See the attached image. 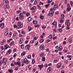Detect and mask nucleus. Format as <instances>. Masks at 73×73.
I'll list each match as a JSON object with an SVG mask.
<instances>
[{"label":"nucleus","instance_id":"1","mask_svg":"<svg viewBox=\"0 0 73 73\" xmlns=\"http://www.w3.org/2000/svg\"><path fill=\"white\" fill-rule=\"evenodd\" d=\"M19 20H23L24 18V16L23 15V14L22 13H21L19 14Z\"/></svg>","mask_w":73,"mask_h":73},{"label":"nucleus","instance_id":"2","mask_svg":"<svg viewBox=\"0 0 73 73\" xmlns=\"http://www.w3.org/2000/svg\"><path fill=\"white\" fill-rule=\"evenodd\" d=\"M23 61V63H24V64H25V63L26 64H29V61L28 60H27L26 58H25L24 59Z\"/></svg>","mask_w":73,"mask_h":73},{"label":"nucleus","instance_id":"3","mask_svg":"<svg viewBox=\"0 0 73 73\" xmlns=\"http://www.w3.org/2000/svg\"><path fill=\"white\" fill-rule=\"evenodd\" d=\"M67 6L68 8H67L66 11H70L71 9L69 8L70 7V5H69V4H67Z\"/></svg>","mask_w":73,"mask_h":73},{"label":"nucleus","instance_id":"4","mask_svg":"<svg viewBox=\"0 0 73 73\" xmlns=\"http://www.w3.org/2000/svg\"><path fill=\"white\" fill-rule=\"evenodd\" d=\"M40 48L41 50L44 49H45L44 46L43 44L41 45L40 46Z\"/></svg>","mask_w":73,"mask_h":73},{"label":"nucleus","instance_id":"5","mask_svg":"<svg viewBox=\"0 0 73 73\" xmlns=\"http://www.w3.org/2000/svg\"><path fill=\"white\" fill-rule=\"evenodd\" d=\"M13 27L15 28H17V29H19L20 28V26L19 25L17 26L16 25H15L13 26Z\"/></svg>","mask_w":73,"mask_h":73},{"label":"nucleus","instance_id":"6","mask_svg":"<svg viewBox=\"0 0 73 73\" xmlns=\"http://www.w3.org/2000/svg\"><path fill=\"white\" fill-rule=\"evenodd\" d=\"M30 48V45L29 44H27L25 46V48L26 49H29Z\"/></svg>","mask_w":73,"mask_h":73},{"label":"nucleus","instance_id":"7","mask_svg":"<svg viewBox=\"0 0 73 73\" xmlns=\"http://www.w3.org/2000/svg\"><path fill=\"white\" fill-rule=\"evenodd\" d=\"M61 63H58L56 67L57 68H60L61 67Z\"/></svg>","mask_w":73,"mask_h":73},{"label":"nucleus","instance_id":"8","mask_svg":"<svg viewBox=\"0 0 73 73\" xmlns=\"http://www.w3.org/2000/svg\"><path fill=\"white\" fill-rule=\"evenodd\" d=\"M0 27L1 28H3L4 26V23H2L0 24Z\"/></svg>","mask_w":73,"mask_h":73},{"label":"nucleus","instance_id":"9","mask_svg":"<svg viewBox=\"0 0 73 73\" xmlns=\"http://www.w3.org/2000/svg\"><path fill=\"white\" fill-rule=\"evenodd\" d=\"M11 49H9L7 53H6L7 55V54H9L10 53H11Z\"/></svg>","mask_w":73,"mask_h":73},{"label":"nucleus","instance_id":"10","mask_svg":"<svg viewBox=\"0 0 73 73\" xmlns=\"http://www.w3.org/2000/svg\"><path fill=\"white\" fill-rule=\"evenodd\" d=\"M64 21V18H61L60 20V23H63Z\"/></svg>","mask_w":73,"mask_h":73},{"label":"nucleus","instance_id":"11","mask_svg":"<svg viewBox=\"0 0 73 73\" xmlns=\"http://www.w3.org/2000/svg\"><path fill=\"white\" fill-rule=\"evenodd\" d=\"M21 62L20 61L17 62V65H18L19 67H21Z\"/></svg>","mask_w":73,"mask_h":73},{"label":"nucleus","instance_id":"12","mask_svg":"<svg viewBox=\"0 0 73 73\" xmlns=\"http://www.w3.org/2000/svg\"><path fill=\"white\" fill-rule=\"evenodd\" d=\"M3 2L5 4H8V3H9L8 1L3 0Z\"/></svg>","mask_w":73,"mask_h":73},{"label":"nucleus","instance_id":"13","mask_svg":"<svg viewBox=\"0 0 73 73\" xmlns=\"http://www.w3.org/2000/svg\"><path fill=\"white\" fill-rule=\"evenodd\" d=\"M70 23L68 24L67 25V29H66L68 30L69 29H70V28L69 27V26H70Z\"/></svg>","mask_w":73,"mask_h":73},{"label":"nucleus","instance_id":"14","mask_svg":"<svg viewBox=\"0 0 73 73\" xmlns=\"http://www.w3.org/2000/svg\"><path fill=\"white\" fill-rule=\"evenodd\" d=\"M23 38H21L20 40L19 41V43L20 44H22L23 43Z\"/></svg>","mask_w":73,"mask_h":73},{"label":"nucleus","instance_id":"15","mask_svg":"<svg viewBox=\"0 0 73 73\" xmlns=\"http://www.w3.org/2000/svg\"><path fill=\"white\" fill-rule=\"evenodd\" d=\"M5 50L7 49V48H8V45L6 44L5 45Z\"/></svg>","mask_w":73,"mask_h":73},{"label":"nucleus","instance_id":"16","mask_svg":"<svg viewBox=\"0 0 73 73\" xmlns=\"http://www.w3.org/2000/svg\"><path fill=\"white\" fill-rule=\"evenodd\" d=\"M25 53H26L25 52H23L21 54V56H24L25 54Z\"/></svg>","mask_w":73,"mask_h":73},{"label":"nucleus","instance_id":"17","mask_svg":"<svg viewBox=\"0 0 73 73\" xmlns=\"http://www.w3.org/2000/svg\"><path fill=\"white\" fill-rule=\"evenodd\" d=\"M33 9H36V7L33 6L31 9V10H33Z\"/></svg>","mask_w":73,"mask_h":73},{"label":"nucleus","instance_id":"18","mask_svg":"<svg viewBox=\"0 0 73 73\" xmlns=\"http://www.w3.org/2000/svg\"><path fill=\"white\" fill-rule=\"evenodd\" d=\"M51 70H52V69H51V68H48L47 69V71L48 72H49Z\"/></svg>","mask_w":73,"mask_h":73},{"label":"nucleus","instance_id":"19","mask_svg":"<svg viewBox=\"0 0 73 73\" xmlns=\"http://www.w3.org/2000/svg\"><path fill=\"white\" fill-rule=\"evenodd\" d=\"M28 30H29V32H30V31H31L32 30V28L30 27H29V26L28 27Z\"/></svg>","mask_w":73,"mask_h":73},{"label":"nucleus","instance_id":"20","mask_svg":"<svg viewBox=\"0 0 73 73\" xmlns=\"http://www.w3.org/2000/svg\"><path fill=\"white\" fill-rule=\"evenodd\" d=\"M9 33L8 31L6 32L5 33V36H7L8 35Z\"/></svg>","mask_w":73,"mask_h":73},{"label":"nucleus","instance_id":"21","mask_svg":"<svg viewBox=\"0 0 73 73\" xmlns=\"http://www.w3.org/2000/svg\"><path fill=\"white\" fill-rule=\"evenodd\" d=\"M67 56L69 58H70V60H72V56L68 55Z\"/></svg>","mask_w":73,"mask_h":73},{"label":"nucleus","instance_id":"22","mask_svg":"<svg viewBox=\"0 0 73 73\" xmlns=\"http://www.w3.org/2000/svg\"><path fill=\"white\" fill-rule=\"evenodd\" d=\"M62 47L61 46H60L59 47V48H58V50L60 51V50H62Z\"/></svg>","mask_w":73,"mask_h":73},{"label":"nucleus","instance_id":"23","mask_svg":"<svg viewBox=\"0 0 73 73\" xmlns=\"http://www.w3.org/2000/svg\"><path fill=\"white\" fill-rule=\"evenodd\" d=\"M7 62V59L6 58H4L3 60V61L2 62Z\"/></svg>","mask_w":73,"mask_h":73},{"label":"nucleus","instance_id":"24","mask_svg":"<svg viewBox=\"0 0 73 73\" xmlns=\"http://www.w3.org/2000/svg\"><path fill=\"white\" fill-rule=\"evenodd\" d=\"M54 8H58V6L56 4L54 5Z\"/></svg>","mask_w":73,"mask_h":73},{"label":"nucleus","instance_id":"25","mask_svg":"<svg viewBox=\"0 0 73 73\" xmlns=\"http://www.w3.org/2000/svg\"><path fill=\"white\" fill-rule=\"evenodd\" d=\"M31 19L32 18H31V17H30L28 18V21H31Z\"/></svg>","mask_w":73,"mask_h":73},{"label":"nucleus","instance_id":"26","mask_svg":"<svg viewBox=\"0 0 73 73\" xmlns=\"http://www.w3.org/2000/svg\"><path fill=\"white\" fill-rule=\"evenodd\" d=\"M11 40H12V38H10L9 40H7V42H10V41H11Z\"/></svg>","mask_w":73,"mask_h":73},{"label":"nucleus","instance_id":"27","mask_svg":"<svg viewBox=\"0 0 73 73\" xmlns=\"http://www.w3.org/2000/svg\"><path fill=\"white\" fill-rule=\"evenodd\" d=\"M33 23L34 24H36L37 23V21H33Z\"/></svg>","mask_w":73,"mask_h":73},{"label":"nucleus","instance_id":"28","mask_svg":"<svg viewBox=\"0 0 73 73\" xmlns=\"http://www.w3.org/2000/svg\"><path fill=\"white\" fill-rule=\"evenodd\" d=\"M8 71L10 73H12V72H13V70H9Z\"/></svg>","mask_w":73,"mask_h":73},{"label":"nucleus","instance_id":"29","mask_svg":"<svg viewBox=\"0 0 73 73\" xmlns=\"http://www.w3.org/2000/svg\"><path fill=\"white\" fill-rule=\"evenodd\" d=\"M21 33L22 34H23V35H25V32L24 31V30H23L21 32Z\"/></svg>","mask_w":73,"mask_h":73},{"label":"nucleus","instance_id":"30","mask_svg":"<svg viewBox=\"0 0 73 73\" xmlns=\"http://www.w3.org/2000/svg\"><path fill=\"white\" fill-rule=\"evenodd\" d=\"M35 28H39L40 25H35Z\"/></svg>","mask_w":73,"mask_h":73},{"label":"nucleus","instance_id":"31","mask_svg":"<svg viewBox=\"0 0 73 73\" xmlns=\"http://www.w3.org/2000/svg\"><path fill=\"white\" fill-rule=\"evenodd\" d=\"M52 1V0H48V4H49V3H51Z\"/></svg>","mask_w":73,"mask_h":73},{"label":"nucleus","instance_id":"32","mask_svg":"<svg viewBox=\"0 0 73 73\" xmlns=\"http://www.w3.org/2000/svg\"><path fill=\"white\" fill-rule=\"evenodd\" d=\"M52 24L54 25H57V22H54L52 23Z\"/></svg>","mask_w":73,"mask_h":73},{"label":"nucleus","instance_id":"33","mask_svg":"<svg viewBox=\"0 0 73 73\" xmlns=\"http://www.w3.org/2000/svg\"><path fill=\"white\" fill-rule=\"evenodd\" d=\"M48 37L51 39H52V38H53V36H52V35H50L48 36Z\"/></svg>","mask_w":73,"mask_h":73},{"label":"nucleus","instance_id":"34","mask_svg":"<svg viewBox=\"0 0 73 73\" xmlns=\"http://www.w3.org/2000/svg\"><path fill=\"white\" fill-rule=\"evenodd\" d=\"M38 66H40V68H43V66H44L43 65H38Z\"/></svg>","mask_w":73,"mask_h":73},{"label":"nucleus","instance_id":"35","mask_svg":"<svg viewBox=\"0 0 73 73\" xmlns=\"http://www.w3.org/2000/svg\"><path fill=\"white\" fill-rule=\"evenodd\" d=\"M44 40L43 39H41L40 41V43H42V42H44Z\"/></svg>","mask_w":73,"mask_h":73},{"label":"nucleus","instance_id":"36","mask_svg":"<svg viewBox=\"0 0 73 73\" xmlns=\"http://www.w3.org/2000/svg\"><path fill=\"white\" fill-rule=\"evenodd\" d=\"M44 16L43 15H41L40 16V19H44Z\"/></svg>","mask_w":73,"mask_h":73},{"label":"nucleus","instance_id":"37","mask_svg":"<svg viewBox=\"0 0 73 73\" xmlns=\"http://www.w3.org/2000/svg\"><path fill=\"white\" fill-rule=\"evenodd\" d=\"M27 58H29L30 59L31 58V55H29L27 57Z\"/></svg>","mask_w":73,"mask_h":73},{"label":"nucleus","instance_id":"38","mask_svg":"<svg viewBox=\"0 0 73 73\" xmlns=\"http://www.w3.org/2000/svg\"><path fill=\"white\" fill-rule=\"evenodd\" d=\"M49 5H50V4L46 5H45V7L46 8H48V6H49Z\"/></svg>","mask_w":73,"mask_h":73},{"label":"nucleus","instance_id":"39","mask_svg":"<svg viewBox=\"0 0 73 73\" xmlns=\"http://www.w3.org/2000/svg\"><path fill=\"white\" fill-rule=\"evenodd\" d=\"M21 48L22 49H24V44H22L21 45Z\"/></svg>","mask_w":73,"mask_h":73},{"label":"nucleus","instance_id":"40","mask_svg":"<svg viewBox=\"0 0 73 73\" xmlns=\"http://www.w3.org/2000/svg\"><path fill=\"white\" fill-rule=\"evenodd\" d=\"M37 0H35L34 2V4L36 5L37 4Z\"/></svg>","mask_w":73,"mask_h":73},{"label":"nucleus","instance_id":"41","mask_svg":"<svg viewBox=\"0 0 73 73\" xmlns=\"http://www.w3.org/2000/svg\"><path fill=\"white\" fill-rule=\"evenodd\" d=\"M42 61H45V57H43L42 58Z\"/></svg>","mask_w":73,"mask_h":73},{"label":"nucleus","instance_id":"42","mask_svg":"<svg viewBox=\"0 0 73 73\" xmlns=\"http://www.w3.org/2000/svg\"><path fill=\"white\" fill-rule=\"evenodd\" d=\"M54 62V63H56L58 62V60H54L53 61Z\"/></svg>","mask_w":73,"mask_h":73},{"label":"nucleus","instance_id":"43","mask_svg":"<svg viewBox=\"0 0 73 73\" xmlns=\"http://www.w3.org/2000/svg\"><path fill=\"white\" fill-rule=\"evenodd\" d=\"M49 15L51 17V16H52L53 15V14H52V13H50L49 14Z\"/></svg>","mask_w":73,"mask_h":73},{"label":"nucleus","instance_id":"44","mask_svg":"<svg viewBox=\"0 0 73 73\" xmlns=\"http://www.w3.org/2000/svg\"><path fill=\"white\" fill-rule=\"evenodd\" d=\"M70 3H71V6L73 7V2H72V1H70Z\"/></svg>","mask_w":73,"mask_h":73},{"label":"nucleus","instance_id":"45","mask_svg":"<svg viewBox=\"0 0 73 73\" xmlns=\"http://www.w3.org/2000/svg\"><path fill=\"white\" fill-rule=\"evenodd\" d=\"M35 60L34 59L32 61V64H34L35 63Z\"/></svg>","mask_w":73,"mask_h":73},{"label":"nucleus","instance_id":"46","mask_svg":"<svg viewBox=\"0 0 73 73\" xmlns=\"http://www.w3.org/2000/svg\"><path fill=\"white\" fill-rule=\"evenodd\" d=\"M19 69V67H16L15 68V70L16 71H17V70H18V69Z\"/></svg>","mask_w":73,"mask_h":73},{"label":"nucleus","instance_id":"47","mask_svg":"<svg viewBox=\"0 0 73 73\" xmlns=\"http://www.w3.org/2000/svg\"><path fill=\"white\" fill-rule=\"evenodd\" d=\"M59 30V32H62V29H58Z\"/></svg>","mask_w":73,"mask_h":73},{"label":"nucleus","instance_id":"48","mask_svg":"<svg viewBox=\"0 0 73 73\" xmlns=\"http://www.w3.org/2000/svg\"><path fill=\"white\" fill-rule=\"evenodd\" d=\"M5 48H3L2 49L1 51H2V52H4V51H5Z\"/></svg>","mask_w":73,"mask_h":73},{"label":"nucleus","instance_id":"49","mask_svg":"<svg viewBox=\"0 0 73 73\" xmlns=\"http://www.w3.org/2000/svg\"><path fill=\"white\" fill-rule=\"evenodd\" d=\"M30 15V14H29L28 12H27V14H26V16H29Z\"/></svg>","mask_w":73,"mask_h":73},{"label":"nucleus","instance_id":"50","mask_svg":"<svg viewBox=\"0 0 73 73\" xmlns=\"http://www.w3.org/2000/svg\"><path fill=\"white\" fill-rule=\"evenodd\" d=\"M20 12H21V10L17 11V13H20Z\"/></svg>","mask_w":73,"mask_h":73},{"label":"nucleus","instance_id":"51","mask_svg":"<svg viewBox=\"0 0 73 73\" xmlns=\"http://www.w3.org/2000/svg\"><path fill=\"white\" fill-rule=\"evenodd\" d=\"M43 56H44V53H42L41 54L40 57H43Z\"/></svg>","mask_w":73,"mask_h":73},{"label":"nucleus","instance_id":"52","mask_svg":"<svg viewBox=\"0 0 73 73\" xmlns=\"http://www.w3.org/2000/svg\"><path fill=\"white\" fill-rule=\"evenodd\" d=\"M56 38H57L56 36H55V37H54L53 38V40H55V39H56Z\"/></svg>","mask_w":73,"mask_h":73},{"label":"nucleus","instance_id":"53","mask_svg":"<svg viewBox=\"0 0 73 73\" xmlns=\"http://www.w3.org/2000/svg\"><path fill=\"white\" fill-rule=\"evenodd\" d=\"M55 13L56 15H58V14H59V12H58V11H57L55 12Z\"/></svg>","mask_w":73,"mask_h":73},{"label":"nucleus","instance_id":"54","mask_svg":"<svg viewBox=\"0 0 73 73\" xmlns=\"http://www.w3.org/2000/svg\"><path fill=\"white\" fill-rule=\"evenodd\" d=\"M28 68H29V69H31L32 68V66H31V65H30L29 66Z\"/></svg>","mask_w":73,"mask_h":73},{"label":"nucleus","instance_id":"55","mask_svg":"<svg viewBox=\"0 0 73 73\" xmlns=\"http://www.w3.org/2000/svg\"><path fill=\"white\" fill-rule=\"evenodd\" d=\"M50 40H46V43H48V42H50Z\"/></svg>","mask_w":73,"mask_h":73},{"label":"nucleus","instance_id":"56","mask_svg":"<svg viewBox=\"0 0 73 73\" xmlns=\"http://www.w3.org/2000/svg\"><path fill=\"white\" fill-rule=\"evenodd\" d=\"M59 54L60 55H61V54H62V52H59Z\"/></svg>","mask_w":73,"mask_h":73},{"label":"nucleus","instance_id":"57","mask_svg":"<svg viewBox=\"0 0 73 73\" xmlns=\"http://www.w3.org/2000/svg\"><path fill=\"white\" fill-rule=\"evenodd\" d=\"M53 31L54 32H57V31H56V29H54Z\"/></svg>","mask_w":73,"mask_h":73},{"label":"nucleus","instance_id":"58","mask_svg":"<svg viewBox=\"0 0 73 73\" xmlns=\"http://www.w3.org/2000/svg\"><path fill=\"white\" fill-rule=\"evenodd\" d=\"M14 64L15 65H17V62H15L14 63Z\"/></svg>","mask_w":73,"mask_h":73},{"label":"nucleus","instance_id":"59","mask_svg":"<svg viewBox=\"0 0 73 73\" xmlns=\"http://www.w3.org/2000/svg\"><path fill=\"white\" fill-rule=\"evenodd\" d=\"M11 66H14V64H13V63H11Z\"/></svg>","mask_w":73,"mask_h":73},{"label":"nucleus","instance_id":"60","mask_svg":"<svg viewBox=\"0 0 73 73\" xmlns=\"http://www.w3.org/2000/svg\"><path fill=\"white\" fill-rule=\"evenodd\" d=\"M69 42H71L72 41V39H70L69 40Z\"/></svg>","mask_w":73,"mask_h":73},{"label":"nucleus","instance_id":"61","mask_svg":"<svg viewBox=\"0 0 73 73\" xmlns=\"http://www.w3.org/2000/svg\"><path fill=\"white\" fill-rule=\"evenodd\" d=\"M20 24H21V22H19L18 23V25H20Z\"/></svg>","mask_w":73,"mask_h":73},{"label":"nucleus","instance_id":"62","mask_svg":"<svg viewBox=\"0 0 73 73\" xmlns=\"http://www.w3.org/2000/svg\"><path fill=\"white\" fill-rule=\"evenodd\" d=\"M30 42L31 44H33L34 43V42L33 40H31L30 41Z\"/></svg>","mask_w":73,"mask_h":73},{"label":"nucleus","instance_id":"63","mask_svg":"<svg viewBox=\"0 0 73 73\" xmlns=\"http://www.w3.org/2000/svg\"><path fill=\"white\" fill-rule=\"evenodd\" d=\"M2 63H3V61L2 60H0V64H1V65L2 64Z\"/></svg>","mask_w":73,"mask_h":73},{"label":"nucleus","instance_id":"64","mask_svg":"<svg viewBox=\"0 0 73 73\" xmlns=\"http://www.w3.org/2000/svg\"><path fill=\"white\" fill-rule=\"evenodd\" d=\"M19 25L20 26L19 27H20V28H22V27H23V25L21 24V25Z\"/></svg>","mask_w":73,"mask_h":73}]
</instances>
